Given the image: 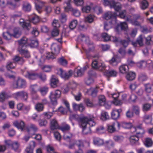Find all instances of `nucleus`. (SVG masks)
I'll list each match as a JSON object with an SVG mask.
<instances>
[{
    "label": "nucleus",
    "instance_id": "obj_36",
    "mask_svg": "<svg viewBox=\"0 0 153 153\" xmlns=\"http://www.w3.org/2000/svg\"><path fill=\"white\" fill-rule=\"evenodd\" d=\"M148 77L145 73H140L138 76V80L139 82H143L146 81Z\"/></svg>",
    "mask_w": 153,
    "mask_h": 153
},
{
    "label": "nucleus",
    "instance_id": "obj_19",
    "mask_svg": "<svg viewBox=\"0 0 153 153\" xmlns=\"http://www.w3.org/2000/svg\"><path fill=\"white\" fill-rule=\"evenodd\" d=\"M116 123L113 122L111 124L107 125V130L110 133H113L116 131V128L115 127Z\"/></svg>",
    "mask_w": 153,
    "mask_h": 153
},
{
    "label": "nucleus",
    "instance_id": "obj_55",
    "mask_svg": "<svg viewBox=\"0 0 153 153\" xmlns=\"http://www.w3.org/2000/svg\"><path fill=\"white\" fill-rule=\"evenodd\" d=\"M121 126L125 128H131L132 124L130 122H123L121 123Z\"/></svg>",
    "mask_w": 153,
    "mask_h": 153
},
{
    "label": "nucleus",
    "instance_id": "obj_60",
    "mask_svg": "<svg viewBox=\"0 0 153 153\" xmlns=\"http://www.w3.org/2000/svg\"><path fill=\"white\" fill-rule=\"evenodd\" d=\"M126 11L125 10H123L119 13V15H117V16L119 17L120 18L125 19L126 20V18L128 16L126 17Z\"/></svg>",
    "mask_w": 153,
    "mask_h": 153
},
{
    "label": "nucleus",
    "instance_id": "obj_3",
    "mask_svg": "<svg viewBox=\"0 0 153 153\" xmlns=\"http://www.w3.org/2000/svg\"><path fill=\"white\" fill-rule=\"evenodd\" d=\"M93 57L95 58V59L93 60L92 62V67L95 69L104 71L106 67L103 63L99 62L100 56L98 54H97L93 56Z\"/></svg>",
    "mask_w": 153,
    "mask_h": 153
},
{
    "label": "nucleus",
    "instance_id": "obj_32",
    "mask_svg": "<svg viewBox=\"0 0 153 153\" xmlns=\"http://www.w3.org/2000/svg\"><path fill=\"white\" fill-rule=\"evenodd\" d=\"M58 82V80L56 77L54 75H52L51 79V86L53 87H56Z\"/></svg>",
    "mask_w": 153,
    "mask_h": 153
},
{
    "label": "nucleus",
    "instance_id": "obj_16",
    "mask_svg": "<svg viewBox=\"0 0 153 153\" xmlns=\"http://www.w3.org/2000/svg\"><path fill=\"white\" fill-rule=\"evenodd\" d=\"M88 74L90 76L89 77H88L85 79V82L87 85H90L94 82V80L91 76L95 75L94 73L92 71H90L88 72Z\"/></svg>",
    "mask_w": 153,
    "mask_h": 153
},
{
    "label": "nucleus",
    "instance_id": "obj_15",
    "mask_svg": "<svg viewBox=\"0 0 153 153\" xmlns=\"http://www.w3.org/2000/svg\"><path fill=\"white\" fill-rule=\"evenodd\" d=\"M117 16V14L116 12L108 11L104 13L103 18L106 20H108L111 18L116 19Z\"/></svg>",
    "mask_w": 153,
    "mask_h": 153
},
{
    "label": "nucleus",
    "instance_id": "obj_53",
    "mask_svg": "<svg viewBox=\"0 0 153 153\" xmlns=\"http://www.w3.org/2000/svg\"><path fill=\"white\" fill-rule=\"evenodd\" d=\"M35 108L38 112L42 111L44 109V105L41 103H38L35 106Z\"/></svg>",
    "mask_w": 153,
    "mask_h": 153
},
{
    "label": "nucleus",
    "instance_id": "obj_33",
    "mask_svg": "<svg viewBox=\"0 0 153 153\" xmlns=\"http://www.w3.org/2000/svg\"><path fill=\"white\" fill-rule=\"evenodd\" d=\"M39 87L36 84L31 85L30 86V90L31 93L35 94L39 91Z\"/></svg>",
    "mask_w": 153,
    "mask_h": 153
},
{
    "label": "nucleus",
    "instance_id": "obj_56",
    "mask_svg": "<svg viewBox=\"0 0 153 153\" xmlns=\"http://www.w3.org/2000/svg\"><path fill=\"white\" fill-rule=\"evenodd\" d=\"M146 67L148 69H151L153 68V60L148 59L146 61Z\"/></svg>",
    "mask_w": 153,
    "mask_h": 153
},
{
    "label": "nucleus",
    "instance_id": "obj_58",
    "mask_svg": "<svg viewBox=\"0 0 153 153\" xmlns=\"http://www.w3.org/2000/svg\"><path fill=\"white\" fill-rule=\"evenodd\" d=\"M59 34L58 29L53 28L51 31V35L52 36L55 37L57 36Z\"/></svg>",
    "mask_w": 153,
    "mask_h": 153
},
{
    "label": "nucleus",
    "instance_id": "obj_48",
    "mask_svg": "<svg viewBox=\"0 0 153 153\" xmlns=\"http://www.w3.org/2000/svg\"><path fill=\"white\" fill-rule=\"evenodd\" d=\"M2 35L3 38L5 40H10L12 37L11 33L8 31L3 32Z\"/></svg>",
    "mask_w": 153,
    "mask_h": 153
},
{
    "label": "nucleus",
    "instance_id": "obj_17",
    "mask_svg": "<svg viewBox=\"0 0 153 153\" xmlns=\"http://www.w3.org/2000/svg\"><path fill=\"white\" fill-rule=\"evenodd\" d=\"M121 111V109L114 110L111 114L112 118L115 120L119 119L120 117V113Z\"/></svg>",
    "mask_w": 153,
    "mask_h": 153
},
{
    "label": "nucleus",
    "instance_id": "obj_64",
    "mask_svg": "<svg viewBox=\"0 0 153 153\" xmlns=\"http://www.w3.org/2000/svg\"><path fill=\"white\" fill-rule=\"evenodd\" d=\"M153 38V35H149L147 37H146V44L147 45H149L151 42L152 41Z\"/></svg>",
    "mask_w": 153,
    "mask_h": 153
},
{
    "label": "nucleus",
    "instance_id": "obj_38",
    "mask_svg": "<svg viewBox=\"0 0 153 153\" xmlns=\"http://www.w3.org/2000/svg\"><path fill=\"white\" fill-rule=\"evenodd\" d=\"M143 120L146 124H151L152 120L151 115H145L143 117Z\"/></svg>",
    "mask_w": 153,
    "mask_h": 153
},
{
    "label": "nucleus",
    "instance_id": "obj_18",
    "mask_svg": "<svg viewBox=\"0 0 153 153\" xmlns=\"http://www.w3.org/2000/svg\"><path fill=\"white\" fill-rule=\"evenodd\" d=\"M51 49L52 53L55 55H57L59 53L60 51V48L59 45L57 44L53 43L51 46Z\"/></svg>",
    "mask_w": 153,
    "mask_h": 153
},
{
    "label": "nucleus",
    "instance_id": "obj_30",
    "mask_svg": "<svg viewBox=\"0 0 153 153\" xmlns=\"http://www.w3.org/2000/svg\"><path fill=\"white\" fill-rule=\"evenodd\" d=\"M59 126L57 121L55 119L51 120V130H54L59 128Z\"/></svg>",
    "mask_w": 153,
    "mask_h": 153
},
{
    "label": "nucleus",
    "instance_id": "obj_22",
    "mask_svg": "<svg viewBox=\"0 0 153 153\" xmlns=\"http://www.w3.org/2000/svg\"><path fill=\"white\" fill-rule=\"evenodd\" d=\"M84 72V71L82 68L78 67L74 70V76L76 77H81L83 74Z\"/></svg>",
    "mask_w": 153,
    "mask_h": 153
},
{
    "label": "nucleus",
    "instance_id": "obj_2",
    "mask_svg": "<svg viewBox=\"0 0 153 153\" xmlns=\"http://www.w3.org/2000/svg\"><path fill=\"white\" fill-rule=\"evenodd\" d=\"M22 73L25 77L29 79L34 80L39 78L42 80H45L46 79L45 75L42 73L37 74L33 71H22Z\"/></svg>",
    "mask_w": 153,
    "mask_h": 153
},
{
    "label": "nucleus",
    "instance_id": "obj_54",
    "mask_svg": "<svg viewBox=\"0 0 153 153\" xmlns=\"http://www.w3.org/2000/svg\"><path fill=\"white\" fill-rule=\"evenodd\" d=\"M99 102L101 105H103L106 103V100L104 95H100L99 97Z\"/></svg>",
    "mask_w": 153,
    "mask_h": 153
},
{
    "label": "nucleus",
    "instance_id": "obj_10",
    "mask_svg": "<svg viewBox=\"0 0 153 153\" xmlns=\"http://www.w3.org/2000/svg\"><path fill=\"white\" fill-rule=\"evenodd\" d=\"M140 16L138 15H133L132 16H128L126 18V21L135 26H139L140 23L136 20L138 19Z\"/></svg>",
    "mask_w": 153,
    "mask_h": 153
},
{
    "label": "nucleus",
    "instance_id": "obj_43",
    "mask_svg": "<svg viewBox=\"0 0 153 153\" xmlns=\"http://www.w3.org/2000/svg\"><path fill=\"white\" fill-rule=\"evenodd\" d=\"M72 136V134L71 133L68 132H66L63 135V138L64 140L70 142Z\"/></svg>",
    "mask_w": 153,
    "mask_h": 153
},
{
    "label": "nucleus",
    "instance_id": "obj_31",
    "mask_svg": "<svg viewBox=\"0 0 153 153\" xmlns=\"http://www.w3.org/2000/svg\"><path fill=\"white\" fill-rule=\"evenodd\" d=\"M135 76L136 75L135 73L131 71H129L127 73L126 76V78L128 81H132L135 79Z\"/></svg>",
    "mask_w": 153,
    "mask_h": 153
},
{
    "label": "nucleus",
    "instance_id": "obj_20",
    "mask_svg": "<svg viewBox=\"0 0 153 153\" xmlns=\"http://www.w3.org/2000/svg\"><path fill=\"white\" fill-rule=\"evenodd\" d=\"M35 146V142L33 141H31L29 146L25 149L26 153H33V150Z\"/></svg>",
    "mask_w": 153,
    "mask_h": 153
},
{
    "label": "nucleus",
    "instance_id": "obj_57",
    "mask_svg": "<svg viewBox=\"0 0 153 153\" xmlns=\"http://www.w3.org/2000/svg\"><path fill=\"white\" fill-rule=\"evenodd\" d=\"M53 115V113L50 112H44L42 114L44 118L46 119H50L52 116Z\"/></svg>",
    "mask_w": 153,
    "mask_h": 153
},
{
    "label": "nucleus",
    "instance_id": "obj_7",
    "mask_svg": "<svg viewBox=\"0 0 153 153\" xmlns=\"http://www.w3.org/2000/svg\"><path fill=\"white\" fill-rule=\"evenodd\" d=\"M61 94V92L59 90H56L50 92L49 97L52 105H56L57 104V99L60 97Z\"/></svg>",
    "mask_w": 153,
    "mask_h": 153
},
{
    "label": "nucleus",
    "instance_id": "obj_6",
    "mask_svg": "<svg viewBox=\"0 0 153 153\" xmlns=\"http://www.w3.org/2000/svg\"><path fill=\"white\" fill-rule=\"evenodd\" d=\"M92 116L89 115L87 116H83L81 117L78 114H71L70 115V118L71 119H74L78 121L81 125L85 126L86 123L85 121L88 120V119L90 118L91 116Z\"/></svg>",
    "mask_w": 153,
    "mask_h": 153
},
{
    "label": "nucleus",
    "instance_id": "obj_21",
    "mask_svg": "<svg viewBox=\"0 0 153 153\" xmlns=\"http://www.w3.org/2000/svg\"><path fill=\"white\" fill-rule=\"evenodd\" d=\"M13 60L14 62H17L18 64L21 65H23L25 62V60L22 57L17 55L14 56L13 58Z\"/></svg>",
    "mask_w": 153,
    "mask_h": 153
},
{
    "label": "nucleus",
    "instance_id": "obj_34",
    "mask_svg": "<svg viewBox=\"0 0 153 153\" xmlns=\"http://www.w3.org/2000/svg\"><path fill=\"white\" fill-rule=\"evenodd\" d=\"M103 145L106 148L109 149L114 147V143L112 141L109 140L106 141L105 143L104 142Z\"/></svg>",
    "mask_w": 153,
    "mask_h": 153
},
{
    "label": "nucleus",
    "instance_id": "obj_40",
    "mask_svg": "<svg viewBox=\"0 0 153 153\" xmlns=\"http://www.w3.org/2000/svg\"><path fill=\"white\" fill-rule=\"evenodd\" d=\"M48 90V88L46 86H43L39 88V91L41 94L43 96L45 95L47 93Z\"/></svg>",
    "mask_w": 153,
    "mask_h": 153
},
{
    "label": "nucleus",
    "instance_id": "obj_62",
    "mask_svg": "<svg viewBox=\"0 0 153 153\" xmlns=\"http://www.w3.org/2000/svg\"><path fill=\"white\" fill-rule=\"evenodd\" d=\"M109 62L111 65L113 66L116 65L118 62L115 56H114L112 57V59L109 61Z\"/></svg>",
    "mask_w": 153,
    "mask_h": 153
},
{
    "label": "nucleus",
    "instance_id": "obj_11",
    "mask_svg": "<svg viewBox=\"0 0 153 153\" xmlns=\"http://www.w3.org/2000/svg\"><path fill=\"white\" fill-rule=\"evenodd\" d=\"M26 129L29 135L30 136L34 135L35 132L37 131L38 128L35 125L31 124L27 127Z\"/></svg>",
    "mask_w": 153,
    "mask_h": 153
},
{
    "label": "nucleus",
    "instance_id": "obj_51",
    "mask_svg": "<svg viewBox=\"0 0 153 153\" xmlns=\"http://www.w3.org/2000/svg\"><path fill=\"white\" fill-rule=\"evenodd\" d=\"M105 72L107 76H115L117 74L116 71L114 70H111L109 71H105Z\"/></svg>",
    "mask_w": 153,
    "mask_h": 153
},
{
    "label": "nucleus",
    "instance_id": "obj_29",
    "mask_svg": "<svg viewBox=\"0 0 153 153\" xmlns=\"http://www.w3.org/2000/svg\"><path fill=\"white\" fill-rule=\"evenodd\" d=\"M13 32V33L11 34L12 36L15 38L19 37L21 34V32L18 28H14Z\"/></svg>",
    "mask_w": 153,
    "mask_h": 153
},
{
    "label": "nucleus",
    "instance_id": "obj_12",
    "mask_svg": "<svg viewBox=\"0 0 153 153\" xmlns=\"http://www.w3.org/2000/svg\"><path fill=\"white\" fill-rule=\"evenodd\" d=\"M19 24L24 29L29 30L31 28L30 23L29 22H26L22 19H21L19 21Z\"/></svg>",
    "mask_w": 153,
    "mask_h": 153
},
{
    "label": "nucleus",
    "instance_id": "obj_24",
    "mask_svg": "<svg viewBox=\"0 0 153 153\" xmlns=\"http://www.w3.org/2000/svg\"><path fill=\"white\" fill-rule=\"evenodd\" d=\"M79 36L81 41L88 45H91L92 44V42L90 41L88 36H86L82 34H80Z\"/></svg>",
    "mask_w": 153,
    "mask_h": 153
},
{
    "label": "nucleus",
    "instance_id": "obj_46",
    "mask_svg": "<svg viewBox=\"0 0 153 153\" xmlns=\"http://www.w3.org/2000/svg\"><path fill=\"white\" fill-rule=\"evenodd\" d=\"M30 43L28 44L31 47L36 48L38 45V42L37 40H29Z\"/></svg>",
    "mask_w": 153,
    "mask_h": 153
},
{
    "label": "nucleus",
    "instance_id": "obj_25",
    "mask_svg": "<svg viewBox=\"0 0 153 153\" xmlns=\"http://www.w3.org/2000/svg\"><path fill=\"white\" fill-rule=\"evenodd\" d=\"M31 9L30 3L26 1H23L22 4V9L25 11L29 12Z\"/></svg>",
    "mask_w": 153,
    "mask_h": 153
},
{
    "label": "nucleus",
    "instance_id": "obj_1",
    "mask_svg": "<svg viewBox=\"0 0 153 153\" xmlns=\"http://www.w3.org/2000/svg\"><path fill=\"white\" fill-rule=\"evenodd\" d=\"M18 42L19 44L18 49L19 51L25 57L29 58L30 56L29 52L26 49V48L30 43L29 40H27L26 37H23L20 40H18Z\"/></svg>",
    "mask_w": 153,
    "mask_h": 153
},
{
    "label": "nucleus",
    "instance_id": "obj_27",
    "mask_svg": "<svg viewBox=\"0 0 153 153\" xmlns=\"http://www.w3.org/2000/svg\"><path fill=\"white\" fill-rule=\"evenodd\" d=\"M14 125L22 131L25 127L24 122L22 121H16L13 123Z\"/></svg>",
    "mask_w": 153,
    "mask_h": 153
},
{
    "label": "nucleus",
    "instance_id": "obj_44",
    "mask_svg": "<svg viewBox=\"0 0 153 153\" xmlns=\"http://www.w3.org/2000/svg\"><path fill=\"white\" fill-rule=\"evenodd\" d=\"M29 19L30 22L34 24L38 23L39 21V17L36 15H34L33 16L30 17Z\"/></svg>",
    "mask_w": 153,
    "mask_h": 153
},
{
    "label": "nucleus",
    "instance_id": "obj_52",
    "mask_svg": "<svg viewBox=\"0 0 153 153\" xmlns=\"http://www.w3.org/2000/svg\"><path fill=\"white\" fill-rule=\"evenodd\" d=\"M132 111L133 113L137 115H139L140 112V108L137 105H134L132 107Z\"/></svg>",
    "mask_w": 153,
    "mask_h": 153
},
{
    "label": "nucleus",
    "instance_id": "obj_8",
    "mask_svg": "<svg viewBox=\"0 0 153 153\" xmlns=\"http://www.w3.org/2000/svg\"><path fill=\"white\" fill-rule=\"evenodd\" d=\"M13 97L16 99H20L22 101H26L27 98V93L24 91L16 92L13 95Z\"/></svg>",
    "mask_w": 153,
    "mask_h": 153
},
{
    "label": "nucleus",
    "instance_id": "obj_41",
    "mask_svg": "<svg viewBox=\"0 0 153 153\" xmlns=\"http://www.w3.org/2000/svg\"><path fill=\"white\" fill-rule=\"evenodd\" d=\"M100 118L101 120L103 121H105L108 119L109 116L108 113L105 111H102Z\"/></svg>",
    "mask_w": 153,
    "mask_h": 153
},
{
    "label": "nucleus",
    "instance_id": "obj_59",
    "mask_svg": "<svg viewBox=\"0 0 153 153\" xmlns=\"http://www.w3.org/2000/svg\"><path fill=\"white\" fill-rule=\"evenodd\" d=\"M77 22L76 20H74L71 21L69 24V27L71 29L75 28L77 25Z\"/></svg>",
    "mask_w": 153,
    "mask_h": 153
},
{
    "label": "nucleus",
    "instance_id": "obj_26",
    "mask_svg": "<svg viewBox=\"0 0 153 153\" xmlns=\"http://www.w3.org/2000/svg\"><path fill=\"white\" fill-rule=\"evenodd\" d=\"M149 4L146 0H140V8L142 10L147 9L149 6Z\"/></svg>",
    "mask_w": 153,
    "mask_h": 153
},
{
    "label": "nucleus",
    "instance_id": "obj_45",
    "mask_svg": "<svg viewBox=\"0 0 153 153\" xmlns=\"http://www.w3.org/2000/svg\"><path fill=\"white\" fill-rule=\"evenodd\" d=\"M58 62L60 65L63 66H65L67 64V60L63 57L59 58Z\"/></svg>",
    "mask_w": 153,
    "mask_h": 153
},
{
    "label": "nucleus",
    "instance_id": "obj_49",
    "mask_svg": "<svg viewBox=\"0 0 153 153\" xmlns=\"http://www.w3.org/2000/svg\"><path fill=\"white\" fill-rule=\"evenodd\" d=\"M137 65L138 67L140 69H144L146 67V61L142 60L137 63Z\"/></svg>",
    "mask_w": 153,
    "mask_h": 153
},
{
    "label": "nucleus",
    "instance_id": "obj_28",
    "mask_svg": "<svg viewBox=\"0 0 153 153\" xmlns=\"http://www.w3.org/2000/svg\"><path fill=\"white\" fill-rule=\"evenodd\" d=\"M19 88H24L26 86V82L24 79L19 78L17 79Z\"/></svg>",
    "mask_w": 153,
    "mask_h": 153
},
{
    "label": "nucleus",
    "instance_id": "obj_4",
    "mask_svg": "<svg viewBox=\"0 0 153 153\" xmlns=\"http://www.w3.org/2000/svg\"><path fill=\"white\" fill-rule=\"evenodd\" d=\"M94 117L93 116H91L88 120L85 121V126L81 125L82 128V133L84 135H87L91 133L90 126H94L96 123L94 121Z\"/></svg>",
    "mask_w": 153,
    "mask_h": 153
},
{
    "label": "nucleus",
    "instance_id": "obj_23",
    "mask_svg": "<svg viewBox=\"0 0 153 153\" xmlns=\"http://www.w3.org/2000/svg\"><path fill=\"white\" fill-rule=\"evenodd\" d=\"M93 143L95 145L98 146H102L104 144L103 139L97 137H93Z\"/></svg>",
    "mask_w": 153,
    "mask_h": 153
},
{
    "label": "nucleus",
    "instance_id": "obj_50",
    "mask_svg": "<svg viewBox=\"0 0 153 153\" xmlns=\"http://www.w3.org/2000/svg\"><path fill=\"white\" fill-rule=\"evenodd\" d=\"M7 6L11 9H14L16 7L15 3L11 0H8L7 1Z\"/></svg>",
    "mask_w": 153,
    "mask_h": 153
},
{
    "label": "nucleus",
    "instance_id": "obj_14",
    "mask_svg": "<svg viewBox=\"0 0 153 153\" xmlns=\"http://www.w3.org/2000/svg\"><path fill=\"white\" fill-rule=\"evenodd\" d=\"M132 130H134L135 131L137 135L138 136H140L144 133V130L143 128L141 125H139L137 126L136 127H132L131 128Z\"/></svg>",
    "mask_w": 153,
    "mask_h": 153
},
{
    "label": "nucleus",
    "instance_id": "obj_63",
    "mask_svg": "<svg viewBox=\"0 0 153 153\" xmlns=\"http://www.w3.org/2000/svg\"><path fill=\"white\" fill-rule=\"evenodd\" d=\"M105 129L102 126H98L96 129V131L99 134L103 133L105 132Z\"/></svg>",
    "mask_w": 153,
    "mask_h": 153
},
{
    "label": "nucleus",
    "instance_id": "obj_9",
    "mask_svg": "<svg viewBox=\"0 0 153 153\" xmlns=\"http://www.w3.org/2000/svg\"><path fill=\"white\" fill-rule=\"evenodd\" d=\"M58 74L62 78L66 80L69 79L72 76L73 71L71 70L66 71H63L61 69H59L58 71Z\"/></svg>",
    "mask_w": 153,
    "mask_h": 153
},
{
    "label": "nucleus",
    "instance_id": "obj_35",
    "mask_svg": "<svg viewBox=\"0 0 153 153\" xmlns=\"http://www.w3.org/2000/svg\"><path fill=\"white\" fill-rule=\"evenodd\" d=\"M9 97V96L7 93L4 91H2L0 93V102H3Z\"/></svg>",
    "mask_w": 153,
    "mask_h": 153
},
{
    "label": "nucleus",
    "instance_id": "obj_37",
    "mask_svg": "<svg viewBox=\"0 0 153 153\" xmlns=\"http://www.w3.org/2000/svg\"><path fill=\"white\" fill-rule=\"evenodd\" d=\"M119 70L120 72L121 73L125 74L128 71V66L126 65H122L119 67Z\"/></svg>",
    "mask_w": 153,
    "mask_h": 153
},
{
    "label": "nucleus",
    "instance_id": "obj_5",
    "mask_svg": "<svg viewBox=\"0 0 153 153\" xmlns=\"http://www.w3.org/2000/svg\"><path fill=\"white\" fill-rule=\"evenodd\" d=\"M71 0H68L67 2L64 3V9L65 11L68 12L69 11L71 12L72 14L76 17H79L80 15V12L77 9L71 7L70 2Z\"/></svg>",
    "mask_w": 153,
    "mask_h": 153
},
{
    "label": "nucleus",
    "instance_id": "obj_39",
    "mask_svg": "<svg viewBox=\"0 0 153 153\" xmlns=\"http://www.w3.org/2000/svg\"><path fill=\"white\" fill-rule=\"evenodd\" d=\"M98 90L97 88H91L87 91L88 94H90L93 97H95L96 96Z\"/></svg>",
    "mask_w": 153,
    "mask_h": 153
},
{
    "label": "nucleus",
    "instance_id": "obj_61",
    "mask_svg": "<svg viewBox=\"0 0 153 153\" xmlns=\"http://www.w3.org/2000/svg\"><path fill=\"white\" fill-rule=\"evenodd\" d=\"M145 145L147 147H150L152 146L153 143L152 141L151 138H146L145 140Z\"/></svg>",
    "mask_w": 153,
    "mask_h": 153
},
{
    "label": "nucleus",
    "instance_id": "obj_42",
    "mask_svg": "<svg viewBox=\"0 0 153 153\" xmlns=\"http://www.w3.org/2000/svg\"><path fill=\"white\" fill-rule=\"evenodd\" d=\"M138 140L139 136H132L130 138V142L132 145H134L137 143Z\"/></svg>",
    "mask_w": 153,
    "mask_h": 153
},
{
    "label": "nucleus",
    "instance_id": "obj_47",
    "mask_svg": "<svg viewBox=\"0 0 153 153\" xmlns=\"http://www.w3.org/2000/svg\"><path fill=\"white\" fill-rule=\"evenodd\" d=\"M144 89L145 91L148 93H150L152 91V85L149 83L144 84Z\"/></svg>",
    "mask_w": 153,
    "mask_h": 153
},
{
    "label": "nucleus",
    "instance_id": "obj_13",
    "mask_svg": "<svg viewBox=\"0 0 153 153\" xmlns=\"http://www.w3.org/2000/svg\"><path fill=\"white\" fill-rule=\"evenodd\" d=\"M111 4L110 8H113L115 11L118 12L121 10L122 8V5L118 2L114 0L111 2Z\"/></svg>",
    "mask_w": 153,
    "mask_h": 153
}]
</instances>
